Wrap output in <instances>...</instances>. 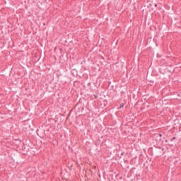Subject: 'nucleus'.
Segmentation results:
<instances>
[{
	"mask_svg": "<svg viewBox=\"0 0 181 181\" xmlns=\"http://www.w3.org/2000/svg\"><path fill=\"white\" fill-rule=\"evenodd\" d=\"M124 103H121L120 105H119V108H124Z\"/></svg>",
	"mask_w": 181,
	"mask_h": 181,
	"instance_id": "obj_1",
	"label": "nucleus"
},
{
	"mask_svg": "<svg viewBox=\"0 0 181 181\" xmlns=\"http://www.w3.org/2000/svg\"><path fill=\"white\" fill-rule=\"evenodd\" d=\"M175 139H176V137H173V138L172 139V141H175Z\"/></svg>",
	"mask_w": 181,
	"mask_h": 181,
	"instance_id": "obj_2",
	"label": "nucleus"
},
{
	"mask_svg": "<svg viewBox=\"0 0 181 181\" xmlns=\"http://www.w3.org/2000/svg\"><path fill=\"white\" fill-rule=\"evenodd\" d=\"M124 152H122V153H121V156H122L124 155Z\"/></svg>",
	"mask_w": 181,
	"mask_h": 181,
	"instance_id": "obj_3",
	"label": "nucleus"
},
{
	"mask_svg": "<svg viewBox=\"0 0 181 181\" xmlns=\"http://www.w3.org/2000/svg\"><path fill=\"white\" fill-rule=\"evenodd\" d=\"M159 136H162V134H159Z\"/></svg>",
	"mask_w": 181,
	"mask_h": 181,
	"instance_id": "obj_4",
	"label": "nucleus"
},
{
	"mask_svg": "<svg viewBox=\"0 0 181 181\" xmlns=\"http://www.w3.org/2000/svg\"><path fill=\"white\" fill-rule=\"evenodd\" d=\"M158 6V5H156V4L155 5V6Z\"/></svg>",
	"mask_w": 181,
	"mask_h": 181,
	"instance_id": "obj_5",
	"label": "nucleus"
}]
</instances>
